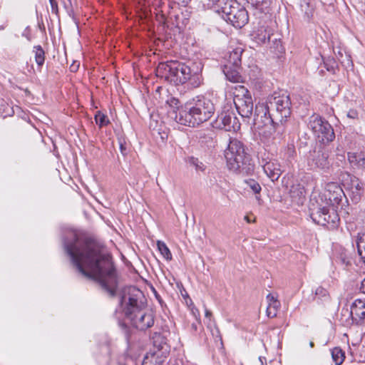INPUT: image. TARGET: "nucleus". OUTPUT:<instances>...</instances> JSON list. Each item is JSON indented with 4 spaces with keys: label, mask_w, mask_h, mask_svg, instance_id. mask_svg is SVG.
I'll list each match as a JSON object with an SVG mask.
<instances>
[{
    "label": "nucleus",
    "mask_w": 365,
    "mask_h": 365,
    "mask_svg": "<svg viewBox=\"0 0 365 365\" xmlns=\"http://www.w3.org/2000/svg\"><path fill=\"white\" fill-rule=\"evenodd\" d=\"M200 324L197 323V321H196V322H193L192 324H191V329L192 331H197V329H198V327L200 326Z\"/></svg>",
    "instance_id": "nucleus-45"
},
{
    "label": "nucleus",
    "mask_w": 365,
    "mask_h": 365,
    "mask_svg": "<svg viewBox=\"0 0 365 365\" xmlns=\"http://www.w3.org/2000/svg\"><path fill=\"white\" fill-rule=\"evenodd\" d=\"M245 220L248 222V223H250L251 222H252L250 218L248 217V216H245Z\"/></svg>",
    "instance_id": "nucleus-49"
},
{
    "label": "nucleus",
    "mask_w": 365,
    "mask_h": 365,
    "mask_svg": "<svg viewBox=\"0 0 365 365\" xmlns=\"http://www.w3.org/2000/svg\"><path fill=\"white\" fill-rule=\"evenodd\" d=\"M245 182L247 185V187H250L255 194H259L260 192L261 186L257 181L251 179L247 180Z\"/></svg>",
    "instance_id": "nucleus-32"
},
{
    "label": "nucleus",
    "mask_w": 365,
    "mask_h": 365,
    "mask_svg": "<svg viewBox=\"0 0 365 365\" xmlns=\"http://www.w3.org/2000/svg\"><path fill=\"white\" fill-rule=\"evenodd\" d=\"M351 190L356 197H360L364 192V184L356 177H351Z\"/></svg>",
    "instance_id": "nucleus-24"
},
{
    "label": "nucleus",
    "mask_w": 365,
    "mask_h": 365,
    "mask_svg": "<svg viewBox=\"0 0 365 365\" xmlns=\"http://www.w3.org/2000/svg\"><path fill=\"white\" fill-rule=\"evenodd\" d=\"M309 345H310V346H311V347H313V346H314V343H313L312 341H311V342L309 343Z\"/></svg>",
    "instance_id": "nucleus-54"
},
{
    "label": "nucleus",
    "mask_w": 365,
    "mask_h": 365,
    "mask_svg": "<svg viewBox=\"0 0 365 365\" xmlns=\"http://www.w3.org/2000/svg\"><path fill=\"white\" fill-rule=\"evenodd\" d=\"M344 197L342 188L336 182H329L326 186V190L323 195L325 202L324 205L331 206L337 209L338 205Z\"/></svg>",
    "instance_id": "nucleus-11"
},
{
    "label": "nucleus",
    "mask_w": 365,
    "mask_h": 365,
    "mask_svg": "<svg viewBox=\"0 0 365 365\" xmlns=\"http://www.w3.org/2000/svg\"><path fill=\"white\" fill-rule=\"evenodd\" d=\"M189 163L190 165L195 168L197 172H203L206 168V166L204 165V163L200 161L197 158H190Z\"/></svg>",
    "instance_id": "nucleus-28"
},
{
    "label": "nucleus",
    "mask_w": 365,
    "mask_h": 365,
    "mask_svg": "<svg viewBox=\"0 0 365 365\" xmlns=\"http://www.w3.org/2000/svg\"><path fill=\"white\" fill-rule=\"evenodd\" d=\"M35 53V61L38 66H42L45 61V52L41 46H35L34 51Z\"/></svg>",
    "instance_id": "nucleus-26"
},
{
    "label": "nucleus",
    "mask_w": 365,
    "mask_h": 365,
    "mask_svg": "<svg viewBox=\"0 0 365 365\" xmlns=\"http://www.w3.org/2000/svg\"><path fill=\"white\" fill-rule=\"evenodd\" d=\"M234 103L238 113L245 119L250 120L253 115V101L250 92L243 86L237 87Z\"/></svg>",
    "instance_id": "nucleus-9"
},
{
    "label": "nucleus",
    "mask_w": 365,
    "mask_h": 365,
    "mask_svg": "<svg viewBox=\"0 0 365 365\" xmlns=\"http://www.w3.org/2000/svg\"><path fill=\"white\" fill-rule=\"evenodd\" d=\"M165 105L168 108V114L171 118L175 120V115H178V113L182 106H180V101L175 97H169L166 101Z\"/></svg>",
    "instance_id": "nucleus-21"
},
{
    "label": "nucleus",
    "mask_w": 365,
    "mask_h": 365,
    "mask_svg": "<svg viewBox=\"0 0 365 365\" xmlns=\"http://www.w3.org/2000/svg\"><path fill=\"white\" fill-rule=\"evenodd\" d=\"M279 307V302H277V304H272L273 312H271V307H267V315L268 317L273 318L277 316V309Z\"/></svg>",
    "instance_id": "nucleus-34"
},
{
    "label": "nucleus",
    "mask_w": 365,
    "mask_h": 365,
    "mask_svg": "<svg viewBox=\"0 0 365 365\" xmlns=\"http://www.w3.org/2000/svg\"><path fill=\"white\" fill-rule=\"evenodd\" d=\"M331 359L335 365H341L345 359V352L339 346L331 349Z\"/></svg>",
    "instance_id": "nucleus-23"
},
{
    "label": "nucleus",
    "mask_w": 365,
    "mask_h": 365,
    "mask_svg": "<svg viewBox=\"0 0 365 365\" xmlns=\"http://www.w3.org/2000/svg\"><path fill=\"white\" fill-rule=\"evenodd\" d=\"M158 249L160 251V254L166 260L172 259V254L164 242L158 240L157 242Z\"/></svg>",
    "instance_id": "nucleus-27"
},
{
    "label": "nucleus",
    "mask_w": 365,
    "mask_h": 365,
    "mask_svg": "<svg viewBox=\"0 0 365 365\" xmlns=\"http://www.w3.org/2000/svg\"><path fill=\"white\" fill-rule=\"evenodd\" d=\"M239 4L235 0H217L215 9L227 21V17L232 16V11Z\"/></svg>",
    "instance_id": "nucleus-16"
},
{
    "label": "nucleus",
    "mask_w": 365,
    "mask_h": 365,
    "mask_svg": "<svg viewBox=\"0 0 365 365\" xmlns=\"http://www.w3.org/2000/svg\"><path fill=\"white\" fill-rule=\"evenodd\" d=\"M347 158L351 166L359 169H365V151L349 152Z\"/></svg>",
    "instance_id": "nucleus-17"
},
{
    "label": "nucleus",
    "mask_w": 365,
    "mask_h": 365,
    "mask_svg": "<svg viewBox=\"0 0 365 365\" xmlns=\"http://www.w3.org/2000/svg\"><path fill=\"white\" fill-rule=\"evenodd\" d=\"M201 65L193 63L191 66L178 61L160 63L156 68L158 78L175 85L188 83L190 88L200 87L203 83Z\"/></svg>",
    "instance_id": "nucleus-3"
},
{
    "label": "nucleus",
    "mask_w": 365,
    "mask_h": 365,
    "mask_svg": "<svg viewBox=\"0 0 365 365\" xmlns=\"http://www.w3.org/2000/svg\"><path fill=\"white\" fill-rule=\"evenodd\" d=\"M267 307H271V310H270V311H271V312H273V309H272V305L268 304Z\"/></svg>",
    "instance_id": "nucleus-53"
},
{
    "label": "nucleus",
    "mask_w": 365,
    "mask_h": 365,
    "mask_svg": "<svg viewBox=\"0 0 365 365\" xmlns=\"http://www.w3.org/2000/svg\"><path fill=\"white\" fill-rule=\"evenodd\" d=\"M356 246L359 255L365 262V233L359 234Z\"/></svg>",
    "instance_id": "nucleus-25"
},
{
    "label": "nucleus",
    "mask_w": 365,
    "mask_h": 365,
    "mask_svg": "<svg viewBox=\"0 0 365 365\" xmlns=\"http://www.w3.org/2000/svg\"><path fill=\"white\" fill-rule=\"evenodd\" d=\"M7 25V20L4 14H0V30H3Z\"/></svg>",
    "instance_id": "nucleus-41"
},
{
    "label": "nucleus",
    "mask_w": 365,
    "mask_h": 365,
    "mask_svg": "<svg viewBox=\"0 0 365 365\" xmlns=\"http://www.w3.org/2000/svg\"><path fill=\"white\" fill-rule=\"evenodd\" d=\"M342 263L347 265L349 264V261H346L345 259H342Z\"/></svg>",
    "instance_id": "nucleus-50"
},
{
    "label": "nucleus",
    "mask_w": 365,
    "mask_h": 365,
    "mask_svg": "<svg viewBox=\"0 0 365 365\" xmlns=\"http://www.w3.org/2000/svg\"><path fill=\"white\" fill-rule=\"evenodd\" d=\"M355 315L359 320L365 319V299H356L351 305L350 316Z\"/></svg>",
    "instance_id": "nucleus-18"
},
{
    "label": "nucleus",
    "mask_w": 365,
    "mask_h": 365,
    "mask_svg": "<svg viewBox=\"0 0 365 365\" xmlns=\"http://www.w3.org/2000/svg\"><path fill=\"white\" fill-rule=\"evenodd\" d=\"M95 120L97 125L100 127L105 126L109 123V120L105 114L98 111L95 115Z\"/></svg>",
    "instance_id": "nucleus-30"
},
{
    "label": "nucleus",
    "mask_w": 365,
    "mask_h": 365,
    "mask_svg": "<svg viewBox=\"0 0 365 365\" xmlns=\"http://www.w3.org/2000/svg\"><path fill=\"white\" fill-rule=\"evenodd\" d=\"M274 43L276 44V49L280 51L282 49V45L279 40L277 41V38L274 39Z\"/></svg>",
    "instance_id": "nucleus-46"
},
{
    "label": "nucleus",
    "mask_w": 365,
    "mask_h": 365,
    "mask_svg": "<svg viewBox=\"0 0 365 365\" xmlns=\"http://www.w3.org/2000/svg\"><path fill=\"white\" fill-rule=\"evenodd\" d=\"M191 313L192 314V316L195 318L196 321H197V323L200 324V312L198 311V309L195 307H192L191 309Z\"/></svg>",
    "instance_id": "nucleus-38"
},
{
    "label": "nucleus",
    "mask_w": 365,
    "mask_h": 365,
    "mask_svg": "<svg viewBox=\"0 0 365 365\" xmlns=\"http://www.w3.org/2000/svg\"><path fill=\"white\" fill-rule=\"evenodd\" d=\"M301 9L304 12V16L307 17L308 20H310L314 14V9L310 6L309 2L307 1H304V4H301Z\"/></svg>",
    "instance_id": "nucleus-29"
},
{
    "label": "nucleus",
    "mask_w": 365,
    "mask_h": 365,
    "mask_svg": "<svg viewBox=\"0 0 365 365\" xmlns=\"http://www.w3.org/2000/svg\"><path fill=\"white\" fill-rule=\"evenodd\" d=\"M145 302L143 293L134 286L125 288L120 300L125 317L133 327L140 331H145L154 324L153 314L145 308Z\"/></svg>",
    "instance_id": "nucleus-2"
},
{
    "label": "nucleus",
    "mask_w": 365,
    "mask_h": 365,
    "mask_svg": "<svg viewBox=\"0 0 365 365\" xmlns=\"http://www.w3.org/2000/svg\"><path fill=\"white\" fill-rule=\"evenodd\" d=\"M120 153H122V155H126V148L122 141H120Z\"/></svg>",
    "instance_id": "nucleus-44"
},
{
    "label": "nucleus",
    "mask_w": 365,
    "mask_h": 365,
    "mask_svg": "<svg viewBox=\"0 0 365 365\" xmlns=\"http://www.w3.org/2000/svg\"><path fill=\"white\" fill-rule=\"evenodd\" d=\"M324 64L328 71L333 73L335 72L337 64L334 58H328L326 61H324Z\"/></svg>",
    "instance_id": "nucleus-31"
},
{
    "label": "nucleus",
    "mask_w": 365,
    "mask_h": 365,
    "mask_svg": "<svg viewBox=\"0 0 365 365\" xmlns=\"http://www.w3.org/2000/svg\"><path fill=\"white\" fill-rule=\"evenodd\" d=\"M178 1L183 4H187L191 0H178Z\"/></svg>",
    "instance_id": "nucleus-48"
},
{
    "label": "nucleus",
    "mask_w": 365,
    "mask_h": 365,
    "mask_svg": "<svg viewBox=\"0 0 365 365\" xmlns=\"http://www.w3.org/2000/svg\"><path fill=\"white\" fill-rule=\"evenodd\" d=\"M268 108L279 123H282L291 115L292 103L287 93L274 92L267 99Z\"/></svg>",
    "instance_id": "nucleus-8"
},
{
    "label": "nucleus",
    "mask_w": 365,
    "mask_h": 365,
    "mask_svg": "<svg viewBox=\"0 0 365 365\" xmlns=\"http://www.w3.org/2000/svg\"><path fill=\"white\" fill-rule=\"evenodd\" d=\"M267 300L268 302V304L272 305V304H277V302H278L277 297L274 296L272 294H269L267 296Z\"/></svg>",
    "instance_id": "nucleus-40"
},
{
    "label": "nucleus",
    "mask_w": 365,
    "mask_h": 365,
    "mask_svg": "<svg viewBox=\"0 0 365 365\" xmlns=\"http://www.w3.org/2000/svg\"><path fill=\"white\" fill-rule=\"evenodd\" d=\"M314 294L319 298L324 297L327 296V291L322 287H318L314 291Z\"/></svg>",
    "instance_id": "nucleus-35"
},
{
    "label": "nucleus",
    "mask_w": 365,
    "mask_h": 365,
    "mask_svg": "<svg viewBox=\"0 0 365 365\" xmlns=\"http://www.w3.org/2000/svg\"><path fill=\"white\" fill-rule=\"evenodd\" d=\"M347 61H348V63H348V65H351V60L349 59V57H348V58H347Z\"/></svg>",
    "instance_id": "nucleus-51"
},
{
    "label": "nucleus",
    "mask_w": 365,
    "mask_h": 365,
    "mask_svg": "<svg viewBox=\"0 0 365 365\" xmlns=\"http://www.w3.org/2000/svg\"><path fill=\"white\" fill-rule=\"evenodd\" d=\"M49 3L51 4V11L52 13L55 14H58V3L56 0H48Z\"/></svg>",
    "instance_id": "nucleus-36"
},
{
    "label": "nucleus",
    "mask_w": 365,
    "mask_h": 365,
    "mask_svg": "<svg viewBox=\"0 0 365 365\" xmlns=\"http://www.w3.org/2000/svg\"><path fill=\"white\" fill-rule=\"evenodd\" d=\"M22 36L25 37L28 41H31V29L27 26L22 33Z\"/></svg>",
    "instance_id": "nucleus-39"
},
{
    "label": "nucleus",
    "mask_w": 365,
    "mask_h": 365,
    "mask_svg": "<svg viewBox=\"0 0 365 365\" xmlns=\"http://www.w3.org/2000/svg\"><path fill=\"white\" fill-rule=\"evenodd\" d=\"M63 247L80 274L98 282L110 296L115 294L118 279L111 257L96 242L76 231H69L63 240Z\"/></svg>",
    "instance_id": "nucleus-1"
},
{
    "label": "nucleus",
    "mask_w": 365,
    "mask_h": 365,
    "mask_svg": "<svg viewBox=\"0 0 365 365\" xmlns=\"http://www.w3.org/2000/svg\"><path fill=\"white\" fill-rule=\"evenodd\" d=\"M249 20L248 13L245 9L239 4L232 11V16L227 17V22H230L235 28H242Z\"/></svg>",
    "instance_id": "nucleus-15"
},
{
    "label": "nucleus",
    "mask_w": 365,
    "mask_h": 365,
    "mask_svg": "<svg viewBox=\"0 0 365 365\" xmlns=\"http://www.w3.org/2000/svg\"><path fill=\"white\" fill-rule=\"evenodd\" d=\"M212 313L207 309H205V317L211 320Z\"/></svg>",
    "instance_id": "nucleus-47"
},
{
    "label": "nucleus",
    "mask_w": 365,
    "mask_h": 365,
    "mask_svg": "<svg viewBox=\"0 0 365 365\" xmlns=\"http://www.w3.org/2000/svg\"><path fill=\"white\" fill-rule=\"evenodd\" d=\"M362 287L363 288L365 287V279H364V281L362 282Z\"/></svg>",
    "instance_id": "nucleus-52"
},
{
    "label": "nucleus",
    "mask_w": 365,
    "mask_h": 365,
    "mask_svg": "<svg viewBox=\"0 0 365 365\" xmlns=\"http://www.w3.org/2000/svg\"><path fill=\"white\" fill-rule=\"evenodd\" d=\"M240 68H235L230 65H225L223 72L228 81L233 83H240L242 81V76L239 70Z\"/></svg>",
    "instance_id": "nucleus-20"
},
{
    "label": "nucleus",
    "mask_w": 365,
    "mask_h": 365,
    "mask_svg": "<svg viewBox=\"0 0 365 365\" xmlns=\"http://www.w3.org/2000/svg\"><path fill=\"white\" fill-rule=\"evenodd\" d=\"M278 123L279 122L274 117L272 111L269 110L267 103L266 104L256 105L252 123L257 128L268 127L267 131L271 134L272 131L274 130L273 140L280 139L281 138V126L278 125Z\"/></svg>",
    "instance_id": "nucleus-7"
},
{
    "label": "nucleus",
    "mask_w": 365,
    "mask_h": 365,
    "mask_svg": "<svg viewBox=\"0 0 365 365\" xmlns=\"http://www.w3.org/2000/svg\"><path fill=\"white\" fill-rule=\"evenodd\" d=\"M247 1L259 9H263L269 4V0H247Z\"/></svg>",
    "instance_id": "nucleus-33"
},
{
    "label": "nucleus",
    "mask_w": 365,
    "mask_h": 365,
    "mask_svg": "<svg viewBox=\"0 0 365 365\" xmlns=\"http://www.w3.org/2000/svg\"><path fill=\"white\" fill-rule=\"evenodd\" d=\"M63 4L64 8L68 11V13L72 12V4L71 0H61Z\"/></svg>",
    "instance_id": "nucleus-37"
},
{
    "label": "nucleus",
    "mask_w": 365,
    "mask_h": 365,
    "mask_svg": "<svg viewBox=\"0 0 365 365\" xmlns=\"http://www.w3.org/2000/svg\"><path fill=\"white\" fill-rule=\"evenodd\" d=\"M320 200L321 202L317 201V205L312 204L310 207L311 218L314 223L329 230L336 229L340 222L336 208L324 205L322 198Z\"/></svg>",
    "instance_id": "nucleus-6"
},
{
    "label": "nucleus",
    "mask_w": 365,
    "mask_h": 365,
    "mask_svg": "<svg viewBox=\"0 0 365 365\" xmlns=\"http://www.w3.org/2000/svg\"><path fill=\"white\" fill-rule=\"evenodd\" d=\"M214 328H215L214 330L213 329L211 330L212 336H215L216 338H219L220 341L222 342V338L220 336L219 329L215 326Z\"/></svg>",
    "instance_id": "nucleus-42"
},
{
    "label": "nucleus",
    "mask_w": 365,
    "mask_h": 365,
    "mask_svg": "<svg viewBox=\"0 0 365 365\" xmlns=\"http://www.w3.org/2000/svg\"><path fill=\"white\" fill-rule=\"evenodd\" d=\"M308 165L312 170L327 171L331 166L328 153L322 150L311 152L308 157Z\"/></svg>",
    "instance_id": "nucleus-12"
},
{
    "label": "nucleus",
    "mask_w": 365,
    "mask_h": 365,
    "mask_svg": "<svg viewBox=\"0 0 365 365\" xmlns=\"http://www.w3.org/2000/svg\"><path fill=\"white\" fill-rule=\"evenodd\" d=\"M254 38L257 43H265L267 41H270L272 34L264 27H260L253 34Z\"/></svg>",
    "instance_id": "nucleus-22"
},
{
    "label": "nucleus",
    "mask_w": 365,
    "mask_h": 365,
    "mask_svg": "<svg viewBox=\"0 0 365 365\" xmlns=\"http://www.w3.org/2000/svg\"><path fill=\"white\" fill-rule=\"evenodd\" d=\"M259 163L264 173L272 182L279 179L282 174V170L281 165L277 160L262 158V159L259 160Z\"/></svg>",
    "instance_id": "nucleus-14"
},
{
    "label": "nucleus",
    "mask_w": 365,
    "mask_h": 365,
    "mask_svg": "<svg viewBox=\"0 0 365 365\" xmlns=\"http://www.w3.org/2000/svg\"><path fill=\"white\" fill-rule=\"evenodd\" d=\"M216 126L226 131L236 132L240 128V123L232 112H224L216 119Z\"/></svg>",
    "instance_id": "nucleus-13"
},
{
    "label": "nucleus",
    "mask_w": 365,
    "mask_h": 365,
    "mask_svg": "<svg viewBox=\"0 0 365 365\" xmlns=\"http://www.w3.org/2000/svg\"><path fill=\"white\" fill-rule=\"evenodd\" d=\"M245 145L236 138L230 139L227 148L225 150L227 166L230 170L244 175L254 171L250 155Z\"/></svg>",
    "instance_id": "nucleus-5"
},
{
    "label": "nucleus",
    "mask_w": 365,
    "mask_h": 365,
    "mask_svg": "<svg viewBox=\"0 0 365 365\" xmlns=\"http://www.w3.org/2000/svg\"><path fill=\"white\" fill-rule=\"evenodd\" d=\"M212 101L204 96H197L187 102L175 115V121L181 125L195 127L207 121L214 114Z\"/></svg>",
    "instance_id": "nucleus-4"
},
{
    "label": "nucleus",
    "mask_w": 365,
    "mask_h": 365,
    "mask_svg": "<svg viewBox=\"0 0 365 365\" xmlns=\"http://www.w3.org/2000/svg\"><path fill=\"white\" fill-rule=\"evenodd\" d=\"M242 52L243 49L241 47L233 48L229 52V55L226 59L227 63L225 65H230L235 68H240Z\"/></svg>",
    "instance_id": "nucleus-19"
},
{
    "label": "nucleus",
    "mask_w": 365,
    "mask_h": 365,
    "mask_svg": "<svg viewBox=\"0 0 365 365\" xmlns=\"http://www.w3.org/2000/svg\"><path fill=\"white\" fill-rule=\"evenodd\" d=\"M308 127L323 143L331 142L335 138L331 125L317 114H314L309 117Z\"/></svg>",
    "instance_id": "nucleus-10"
},
{
    "label": "nucleus",
    "mask_w": 365,
    "mask_h": 365,
    "mask_svg": "<svg viewBox=\"0 0 365 365\" xmlns=\"http://www.w3.org/2000/svg\"><path fill=\"white\" fill-rule=\"evenodd\" d=\"M207 327L208 328H211V323L210 322L207 324Z\"/></svg>",
    "instance_id": "nucleus-55"
},
{
    "label": "nucleus",
    "mask_w": 365,
    "mask_h": 365,
    "mask_svg": "<svg viewBox=\"0 0 365 365\" xmlns=\"http://www.w3.org/2000/svg\"><path fill=\"white\" fill-rule=\"evenodd\" d=\"M347 117L352 118V119H355L358 117V113L355 110H350L347 113Z\"/></svg>",
    "instance_id": "nucleus-43"
}]
</instances>
